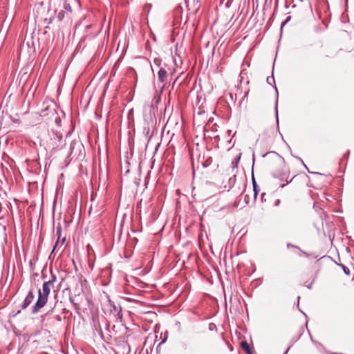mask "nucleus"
Instances as JSON below:
<instances>
[{"mask_svg":"<svg viewBox=\"0 0 354 354\" xmlns=\"http://www.w3.org/2000/svg\"><path fill=\"white\" fill-rule=\"evenodd\" d=\"M57 277L55 274H51V279L45 281L42 286V290L38 291V299L32 306V313H37L41 308H42L47 303L48 297L50 292L51 287L53 286L54 282L56 281Z\"/></svg>","mask_w":354,"mask_h":354,"instance_id":"nucleus-1","label":"nucleus"},{"mask_svg":"<svg viewBox=\"0 0 354 354\" xmlns=\"http://www.w3.org/2000/svg\"><path fill=\"white\" fill-rule=\"evenodd\" d=\"M48 135L50 139L46 142V147L50 150L57 149L60 146L62 142V136L54 131L49 133Z\"/></svg>","mask_w":354,"mask_h":354,"instance_id":"nucleus-2","label":"nucleus"},{"mask_svg":"<svg viewBox=\"0 0 354 354\" xmlns=\"http://www.w3.org/2000/svg\"><path fill=\"white\" fill-rule=\"evenodd\" d=\"M35 298L34 293L32 290H30L24 300V302L21 306V309H26L33 301Z\"/></svg>","mask_w":354,"mask_h":354,"instance_id":"nucleus-3","label":"nucleus"},{"mask_svg":"<svg viewBox=\"0 0 354 354\" xmlns=\"http://www.w3.org/2000/svg\"><path fill=\"white\" fill-rule=\"evenodd\" d=\"M167 71L165 69L161 68L159 69L158 75V80L163 82L167 77Z\"/></svg>","mask_w":354,"mask_h":354,"instance_id":"nucleus-4","label":"nucleus"},{"mask_svg":"<svg viewBox=\"0 0 354 354\" xmlns=\"http://www.w3.org/2000/svg\"><path fill=\"white\" fill-rule=\"evenodd\" d=\"M241 346L243 348V350H244L247 353L252 351V349L250 347V345L246 341L241 342Z\"/></svg>","mask_w":354,"mask_h":354,"instance_id":"nucleus-5","label":"nucleus"},{"mask_svg":"<svg viewBox=\"0 0 354 354\" xmlns=\"http://www.w3.org/2000/svg\"><path fill=\"white\" fill-rule=\"evenodd\" d=\"M57 234L58 235V239H57V242L55 243V245L54 246L53 252H54L55 250V249L57 248V247L58 246V244L59 243V239H60V236H61V234H62V227H61V226H58L57 227Z\"/></svg>","mask_w":354,"mask_h":354,"instance_id":"nucleus-6","label":"nucleus"},{"mask_svg":"<svg viewBox=\"0 0 354 354\" xmlns=\"http://www.w3.org/2000/svg\"><path fill=\"white\" fill-rule=\"evenodd\" d=\"M240 158H241V155H239V156L235 158L232 161V163H231V167L232 168L234 169H236L238 167V165H239V160H240Z\"/></svg>","mask_w":354,"mask_h":354,"instance_id":"nucleus-7","label":"nucleus"},{"mask_svg":"<svg viewBox=\"0 0 354 354\" xmlns=\"http://www.w3.org/2000/svg\"><path fill=\"white\" fill-rule=\"evenodd\" d=\"M252 185H253L254 196V198H257V196L259 192V189H257V185L255 182L254 177H252Z\"/></svg>","mask_w":354,"mask_h":354,"instance_id":"nucleus-8","label":"nucleus"},{"mask_svg":"<svg viewBox=\"0 0 354 354\" xmlns=\"http://www.w3.org/2000/svg\"><path fill=\"white\" fill-rule=\"evenodd\" d=\"M266 80H267L268 84H269L270 85H272V83H274V84L275 83L274 78L273 75H272L270 77H268Z\"/></svg>","mask_w":354,"mask_h":354,"instance_id":"nucleus-9","label":"nucleus"},{"mask_svg":"<svg viewBox=\"0 0 354 354\" xmlns=\"http://www.w3.org/2000/svg\"><path fill=\"white\" fill-rule=\"evenodd\" d=\"M341 266L344 270V272L346 274V275H349L350 274V270H349V268L346 266H345L344 265H342L341 264Z\"/></svg>","mask_w":354,"mask_h":354,"instance_id":"nucleus-10","label":"nucleus"},{"mask_svg":"<svg viewBox=\"0 0 354 354\" xmlns=\"http://www.w3.org/2000/svg\"><path fill=\"white\" fill-rule=\"evenodd\" d=\"M64 8L65 10H68L70 12H71V6L68 4V3H64Z\"/></svg>","mask_w":354,"mask_h":354,"instance_id":"nucleus-11","label":"nucleus"},{"mask_svg":"<svg viewBox=\"0 0 354 354\" xmlns=\"http://www.w3.org/2000/svg\"><path fill=\"white\" fill-rule=\"evenodd\" d=\"M113 308L115 313H120V309L118 310V308L115 305H113Z\"/></svg>","mask_w":354,"mask_h":354,"instance_id":"nucleus-12","label":"nucleus"},{"mask_svg":"<svg viewBox=\"0 0 354 354\" xmlns=\"http://www.w3.org/2000/svg\"><path fill=\"white\" fill-rule=\"evenodd\" d=\"M275 112H276L277 120H278L277 102L276 103Z\"/></svg>","mask_w":354,"mask_h":354,"instance_id":"nucleus-13","label":"nucleus"},{"mask_svg":"<svg viewBox=\"0 0 354 354\" xmlns=\"http://www.w3.org/2000/svg\"><path fill=\"white\" fill-rule=\"evenodd\" d=\"M291 181H292V180H290V181H288V182H287V183H286V185H287L288 183H290ZM285 186H286V184H283V185H281V187H282V188H283V187H284Z\"/></svg>","mask_w":354,"mask_h":354,"instance_id":"nucleus-14","label":"nucleus"},{"mask_svg":"<svg viewBox=\"0 0 354 354\" xmlns=\"http://www.w3.org/2000/svg\"><path fill=\"white\" fill-rule=\"evenodd\" d=\"M213 326L215 327V326L214 324H209V329L212 330Z\"/></svg>","mask_w":354,"mask_h":354,"instance_id":"nucleus-15","label":"nucleus"},{"mask_svg":"<svg viewBox=\"0 0 354 354\" xmlns=\"http://www.w3.org/2000/svg\"><path fill=\"white\" fill-rule=\"evenodd\" d=\"M56 319H57L58 321H60V320H61V317H60L59 315H57Z\"/></svg>","mask_w":354,"mask_h":354,"instance_id":"nucleus-16","label":"nucleus"},{"mask_svg":"<svg viewBox=\"0 0 354 354\" xmlns=\"http://www.w3.org/2000/svg\"><path fill=\"white\" fill-rule=\"evenodd\" d=\"M289 349H290V347L287 348V350L284 352L283 354H287L288 351H289Z\"/></svg>","mask_w":354,"mask_h":354,"instance_id":"nucleus-17","label":"nucleus"},{"mask_svg":"<svg viewBox=\"0 0 354 354\" xmlns=\"http://www.w3.org/2000/svg\"><path fill=\"white\" fill-rule=\"evenodd\" d=\"M66 239L65 238H63L62 240V243H64V241H65Z\"/></svg>","mask_w":354,"mask_h":354,"instance_id":"nucleus-18","label":"nucleus"},{"mask_svg":"<svg viewBox=\"0 0 354 354\" xmlns=\"http://www.w3.org/2000/svg\"><path fill=\"white\" fill-rule=\"evenodd\" d=\"M247 354H253L252 351H250V352L248 353Z\"/></svg>","mask_w":354,"mask_h":354,"instance_id":"nucleus-19","label":"nucleus"},{"mask_svg":"<svg viewBox=\"0 0 354 354\" xmlns=\"http://www.w3.org/2000/svg\"><path fill=\"white\" fill-rule=\"evenodd\" d=\"M231 132H232L231 130L227 131V133H228L229 135L231 133Z\"/></svg>","mask_w":354,"mask_h":354,"instance_id":"nucleus-20","label":"nucleus"},{"mask_svg":"<svg viewBox=\"0 0 354 354\" xmlns=\"http://www.w3.org/2000/svg\"><path fill=\"white\" fill-rule=\"evenodd\" d=\"M349 153H350V151H348L347 154H346V156H347V157L348 156Z\"/></svg>","mask_w":354,"mask_h":354,"instance_id":"nucleus-21","label":"nucleus"},{"mask_svg":"<svg viewBox=\"0 0 354 354\" xmlns=\"http://www.w3.org/2000/svg\"><path fill=\"white\" fill-rule=\"evenodd\" d=\"M274 88H275V90H276L277 93H278V91H277V86H274Z\"/></svg>","mask_w":354,"mask_h":354,"instance_id":"nucleus-22","label":"nucleus"},{"mask_svg":"<svg viewBox=\"0 0 354 354\" xmlns=\"http://www.w3.org/2000/svg\"><path fill=\"white\" fill-rule=\"evenodd\" d=\"M53 311V309H51V310H50V312H48V313H52Z\"/></svg>","mask_w":354,"mask_h":354,"instance_id":"nucleus-23","label":"nucleus"},{"mask_svg":"<svg viewBox=\"0 0 354 354\" xmlns=\"http://www.w3.org/2000/svg\"><path fill=\"white\" fill-rule=\"evenodd\" d=\"M308 288H309V289L311 288V285L308 286Z\"/></svg>","mask_w":354,"mask_h":354,"instance_id":"nucleus-24","label":"nucleus"},{"mask_svg":"<svg viewBox=\"0 0 354 354\" xmlns=\"http://www.w3.org/2000/svg\"><path fill=\"white\" fill-rule=\"evenodd\" d=\"M154 62H155V63H156L158 62V60L156 59H154Z\"/></svg>","mask_w":354,"mask_h":354,"instance_id":"nucleus-25","label":"nucleus"},{"mask_svg":"<svg viewBox=\"0 0 354 354\" xmlns=\"http://www.w3.org/2000/svg\"><path fill=\"white\" fill-rule=\"evenodd\" d=\"M165 342V339L164 340H162L161 343H164Z\"/></svg>","mask_w":354,"mask_h":354,"instance_id":"nucleus-26","label":"nucleus"}]
</instances>
